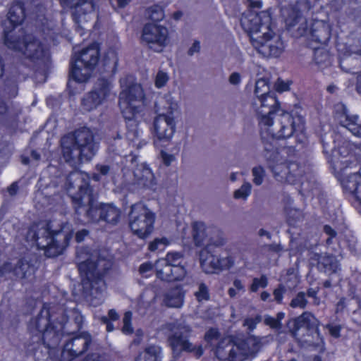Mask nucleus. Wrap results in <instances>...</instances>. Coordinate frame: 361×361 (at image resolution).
Instances as JSON below:
<instances>
[{
	"label": "nucleus",
	"instance_id": "603ef678",
	"mask_svg": "<svg viewBox=\"0 0 361 361\" xmlns=\"http://www.w3.org/2000/svg\"><path fill=\"white\" fill-rule=\"evenodd\" d=\"M290 88V84L279 79L276 83V90L279 92L288 91Z\"/></svg>",
	"mask_w": 361,
	"mask_h": 361
},
{
	"label": "nucleus",
	"instance_id": "4d7b16f0",
	"mask_svg": "<svg viewBox=\"0 0 361 361\" xmlns=\"http://www.w3.org/2000/svg\"><path fill=\"white\" fill-rule=\"evenodd\" d=\"M269 252L279 253L283 250V247L280 244H268L265 245Z\"/></svg>",
	"mask_w": 361,
	"mask_h": 361
},
{
	"label": "nucleus",
	"instance_id": "774afa93",
	"mask_svg": "<svg viewBox=\"0 0 361 361\" xmlns=\"http://www.w3.org/2000/svg\"><path fill=\"white\" fill-rule=\"evenodd\" d=\"M356 90L361 94V71L359 73L357 77Z\"/></svg>",
	"mask_w": 361,
	"mask_h": 361
},
{
	"label": "nucleus",
	"instance_id": "a19ab883",
	"mask_svg": "<svg viewBox=\"0 0 361 361\" xmlns=\"http://www.w3.org/2000/svg\"><path fill=\"white\" fill-rule=\"evenodd\" d=\"M253 176V183L256 185H260L265 176V171L262 166H255L252 170Z\"/></svg>",
	"mask_w": 361,
	"mask_h": 361
},
{
	"label": "nucleus",
	"instance_id": "bb28decb",
	"mask_svg": "<svg viewBox=\"0 0 361 361\" xmlns=\"http://www.w3.org/2000/svg\"><path fill=\"white\" fill-rule=\"evenodd\" d=\"M1 267H4V274L5 273H13L17 277L25 279L27 273L31 267V264L25 258H20L16 265H13L11 262H4Z\"/></svg>",
	"mask_w": 361,
	"mask_h": 361
},
{
	"label": "nucleus",
	"instance_id": "b1692460",
	"mask_svg": "<svg viewBox=\"0 0 361 361\" xmlns=\"http://www.w3.org/2000/svg\"><path fill=\"white\" fill-rule=\"evenodd\" d=\"M133 175L135 183L142 188L153 189L157 185L154 173L145 163L137 164Z\"/></svg>",
	"mask_w": 361,
	"mask_h": 361
},
{
	"label": "nucleus",
	"instance_id": "f03ea898",
	"mask_svg": "<svg viewBox=\"0 0 361 361\" xmlns=\"http://www.w3.org/2000/svg\"><path fill=\"white\" fill-rule=\"evenodd\" d=\"M27 329L32 335L33 343L27 348L28 355H32L35 361L44 360L47 353L38 355L39 350L44 346L50 351L61 345L59 361H73L82 355L89 349L92 338L87 331L64 332L58 329L51 322L50 306L44 302L37 317L30 319ZM42 354V351L39 352Z\"/></svg>",
	"mask_w": 361,
	"mask_h": 361
},
{
	"label": "nucleus",
	"instance_id": "bf43d9fd",
	"mask_svg": "<svg viewBox=\"0 0 361 361\" xmlns=\"http://www.w3.org/2000/svg\"><path fill=\"white\" fill-rule=\"evenodd\" d=\"M102 321L106 324V329L107 332H111L114 331V324L112 322H110L109 319H107V317L104 316L102 317Z\"/></svg>",
	"mask_w": 361,
	"mask_h": 361
},
{
	"label": "nucleus",
	"instance_id": "a18cd8bd",
	"mask_svg": "<svg viewBox=\"0 0 361 361\" xmlns=\"http://www.w3.org/2000/svg\"><path fill=\"white\" fill-rule=\"evenodd\" d=\"M169 80V76L166 73L159 71L157 73L154 85L157 88H161L164 87Z\"/></svg>",
	"mask_w": 361,
	"mask_h": 361
},
{
	"label": "nucleus",
	"instance_id": "7ed1b4c3",
	"mask_svg": "<svg viewBox=\"0 0 361 361\" xmlns=\"http://www.w3.org/2000/svg\"><path fill=\"white\" fill-rule=\"evenodd\" d=\"M26 18V8L23 1H16L9 8L7 19L9 26L3 32L4 45L9 49L20 51L34 66L35 71L47 75L51 68V55L43 43L31 34L13 35L12 32L22 25Z\"/></svg>",
	"mask_w": 361,
	"mask_h": 361
},
{
	"label": "nucleus",
	"instance_id": "09e8293b",
	"mask_svg": "<svg viewBox=\"0 0 361 361\" xmlns=\"http://www.w3.org/2000/svg\"><path fill=\"white\" fill-rule=\"evenodd\" d=\"M326 328L329 330L330 335L334 338H338L341 336L342 327L340 324L333 325L328 324H326Z\"/></svg>",
	"mask_w": 361,
	"mask_h": 361
},
{
	"label": "nucleus",
	"instance_id": "680f3d73",
	"mask_svg": "<svg viewBox=\"0 0 361 361\" xmlns=\"http://www.w3.org/2000/svg\"><path fill=\"white\" fill-rule=\"evenodd\" d=\"M152 269V264L149 262L142 263L139 268L141 274L145 273Z\"/></svg>",
	"mask_w": 361,
	"mask_h": 361
},
{
	"label": "nucleus",
	"instance_id": "cd10ccee",
	"mask_svg": "<svg viewBox=\"0 0 361 361\" xmlns=\"http://www.w3.org/2000/svg\"><path fill=\"white\" fill-rule=\"evenodd\" d=\"M185 293L180 286H176L165 294L164 302L169 307H181L184 302Z\"/></svg>",
	"mask_w": 361,
	"mask_h": 361
},
{
	"label": "nucleus",
	"instance_id": "f3484780",
	"mask_svg": "<svg viewBox=\"0 0 361 361\" xmlns=\"http://www.w3.org/2000/svg\"><path fill=\"white\" fill-rule=\"evenodd\" d=\"M73 146L78 151V156L82 160H90L95 155L94 135L89 128H83L75 131Z\"/></svg>",
	"mask_w": 361,
	"mask_h": 361
},
{
	"label": "nucleus",
	"instance_id": "e433bc0d",
	"mask_svg": "<svg viewBox=\"0 0 361 361\" xmlns=\"http://www.w3.org/2000/svg\"><path fill=\"white\" fill-rule=\"evenodd\" d=\"M196 300L198 302L210 300V292L209 287L204 283L198 284V290L194 293Z\"/></svg>",
	"mask_w": 361,
	"mask_h": 361
},
{
	"label": "nucleus",
	"instance_id": "37998d69",
	"mask_svg": "<svg viewBox=\"0 0 361 361\" xmlns=\"http://www.w3.org/2000/svg\"><path fill=\"white\" fill-rule=\"evenodd\" d=\"M323 231L329 237L326 240V245L330 247L333 243L334 239H336L337 232L330 225L326 224L323 227Z\"/></svg>",
	"mask_w": 361,
	"mask_h": 361
},
{
	"label": "nucleus",
	"instance_id": "6e6552de",
	"mask_svg": "<svg viewBox=\"0 0 361 361\" xmlns=\"http://www.w3.org/2000/svg\"><path fill=\"white\" fill-rule=\"evenodd\" d=\"M78 268L81 277L82 294L87 301L94 304L97 295L102 293L100 285L111 269V264L104 259L97 261L87 259L80 262Z\"/></svg>",
	"mask_w": 361,
	"mask_h": 361
},
{
	"label": "nucleus",
	"instance_id": "f8f14e48",
	"mask_svg": "<svg viewBox=\"0 0 361 361\" xmlns=\"http://www.w3.org/2000/svg\"><path fill=\"white\" fill-rule=\"evenodd\" d=\"M226 243L224 238L206 245L200 252V267L206 274L219 273L228 269L233 265L231 257H222L219 253V249Z\"/></svg>",
	"mask_w": 361,
	"mask_h": 361
},
{
	"label": "nucleus",
	"instance_id": "3c124183",
	"mask_svg": "<svg viewBox=\"0 0 361 361\" xmlns=\"http://www.w3.org/2000/svg\"><path fill=\"white\" fill-rule=\"evenodd\" d=\"M161 156L164 164L166 166H170L172 161L175 159L174 155L169 154L163 150L161 152Z\"/></svg>",
	"mask_w": 361,
	"mask_h": 361
},
{
	"label": "nucleus",
	"instance_id": "0eeeda50",
	"mask_svg": "<svg viewBox=\"0 0 361 361\" xmlns=\"http://www.w3.org/2000/svg\"><path fill=\"white\" fill-rule=\"evenodd\" d=\"M320 142L322 145L323 153L334 168L337 167L338 162L345 163L348 166L354 161L359 162L361 161V157L357 152L361 151V147L336 132H330L322 135Z\"/></svg>",
	"mask_w": 361,
	"mask_h": 361
},
{
	"label": "nucleus",
	"instance_id": "4be33fe9",
	"mask_svg": "<svg viewBox=\"0 0 361 361\" xmlns=\"http://www.w3.org/2000/svg\"><path fill=\"white\" fill-rule=\"evenodd\" d=\"M302 328H305L311 335L319 334V322L316 317L310 312H304L300 316L294 318L290 324V331L293 336H295Z\"/></svg>",
	"mask_w": 361,
	"mask_h": 361
},
{
	"label": "nucleus",
	"instance_id": "4468645a",
	"mask_svg": "<svg viewBox=\"0 0 361 361\" xmlns=\"http://www.w3.org/2000/svg\"><path fill=\"white\" fill-rule=\"evenodd\" d=\"M114 85L106 77H99L92 88L85 93L81 100V106L86 111H92L106 103L110 98Z\"/></svg>",
	"mask_w": 361,
	"mask_h": 361
},
{
	"label": "nucleus",
	"instance_id": "6ab92c4d",
	"mask_svg": "<svg viewBox=\"0 0 361 361\" xmlns=\"http://www.w3.org/2000/svg\"><path fill=\"white\" fill-rule=\"evenodd\" d=\"M332 27L329 22L312 20L310 27L304 29V34L308 35L312 42L319 45H326L331 37Z\"/></svg>",
	"mask_w": 361,
	"mask_h": 361
},
{
	"label": "nucleus",
	"instance_id": "69168bd1",
	"mask_svg": "<svg viewBox=\"0 0 361 361\" xmlns=\"http://www.w3.org/2000/svg\"><path fill=\"white\" fill-rule=\"evenodd\" d=\"M249 6L251 8H261L262 6V2L261 1L251 0Z\"/></svg>",
	"mask_w": 361,
	"mask_h": 361
},
{
	"label": "nucleus",
	"instance_id": "c03bdc74",
	"mask_svg": "<svg viewBox=\"0 0 361 361\" xmlns=\"http://www.w3.org/2000/svg\"><path fill=\"white\" fill-rule=\"evenodd\" d=\"M262 317L260 315L257 314L254 317H247L243 322V326H247L250 331H254L257 325L261 322Z\"/></svg>",
	"mask_w": 361,
	"mask_h": 361
},
{
	"label": "nucleus",
	"instance_id": "0e129e2a",
	"mask_svg": "<svg viewBox=\"0 0 361 361\" xmlns=\"http://www.w3.org/2000/svg\"><path fill=\"white\" fill-rule=\"evenodd\" d=\"M233 284L235 287L234 288L237 289L238 290H244V286L240 279H234Z\"/></svg>",
	"mask_w": 361,
	"mask_h": 361
},
{
	"label": "nucleus",
	"instance_id": "79ce46f5",
	"mask_svg": "<svg viewBox=\"0 0 361 361\" xmlns=\"http://www.w3.org/2000/svg\"><path fill=\"white\" fill-rule=\"evenodd\" d=\"M132 312L130 311H127L125 312L123 318V328L122 331L125 334H133V328L132 326Z\"/></svg>",
	"mask_w": 361,
	"mask_h": 361
},
{
	"label": "nucleus",
	"instance_id": "a211bd4d",
	"mask_svg": "<svg viewBox=\"0 0 361 361\" xmlns=\"http://www.w3.org/2000/svg\"><path fill=\"white\" fill-rule=\"evenodd\" d=\"M311 9L310 2L307 0H297L281 9L288 30L295 27L303 18L304 14Z\"/></svg>",
	"mask_w": 361,
	"mask_h": 361
},
{
	"label": "nucleus",
	"instance_id": "20e7f679",
	"mask_svg": "<svg viewBox=\"0 0 361 361\" xmlns=\"http://www.w3.org/2000/svg\"><path fill=\"white\" fill-rule=\"evenodd\" d=\"M64 226L65 224H61L59 229L54 230L50 220L41 228L34 223L28 227L25 239L36 245L39 251H43L46 257H56L64 252L73 236V230L65 231Z\"/></svg>",
	"mask_w": 361,
	"mask_h": 361
},
{
	"label": "nucleus",
	"instance_id": "2eb2a0df",
	"mask_svg": "<svg viewBox=\"0 0 361 361\" xmlns=\"http://www.w3.org/2000/svg\"><path fill=\"white\" fill-rule=\"evenodd\" d=\"M178 331L171 334L168 338L169 345L173 353L180 355L183 352L192 353L196 358H200L204 354L202 344L193 345L190 341L192 329L188 325H179Z\"/></svg>",
	"mask_w": 361,
	"mask_h": 361
},
{
	"label": "nucleus",
	"instance_id": "6e6d98bb",
	"mask_svg": "<svg viewBox=\"0 0 361 361\" xmlns=\"http://www.w3.org/2000/svg\"><path fill=\"white\" fill-rule=\"evenodd\" d=\"M96 169L101 176H106L110 171V166L109 165L97 164Z\"/></svg>",
	"mask_w": 361,
	"mask_h": 361
},
{
	"label": "nucleus",
	"instance_id": "338daca9",
	"mask_svg": "<svg viewBox=\"0 0 361 361\" xmlns=\"http://www.w3.org/2000/svg\"><path fill=\"white\" fill-rule=\"evenodd\" d=\"M73 152L72 149L70 147H68L66 149H63V156L67 159H73Z\"/></svg>",
	"mask_w": 361,
	"mask_h": 361
},
{
	"label": "nucleus",
	"instance_id": "ddd939ff",
	"mask_svg": "<svg viewBox=\"0 0 361 361\" xmlns=\"http://www.w3.org/2000/svg\"><path fill=\"white\" fill-rule=\"evenodd\" d=\"M145 99L144 90L139 83H132L120 92L118 106L126 121H131L135 118L140 112V104L143 103Z\"/></svg>",
	"mask_w": 361,
	"mask_h": 361
},
{
	"label": "nucleus",
	"instance_id": "473e14b6",
	"mask_svg": "<svg viewBox=\"0 0 361 361\" xmlns=\"http://www.w3.org/2000/svg\"><path fill=\"white\" fill-rule=\"evenodd\" d=\"M270 92V82L269 79L262 78L256 81L254 93L257 99Z\"/></svg>",
	"mask_w": 361,
	"mask_h": 361
},
{
	"label": "nucleus",
	"instance_id": "1a4fd4ad",
	"mask_svg": "<svg viewBox=\"0 0 361 361\" xmlns=\"http://www.w3.org/2000/svg\"><path fill=\"white\" fill-rule=\"evenodd\" d=\"M100 60V47L99 44L92 43L80 51H75L70 60V70L67 88L71 90V82H87L91 78Z\"/></svg>",
	"mask_w": 361,
	"mask_h": 361
},
{
	"label": "nucleus",
	"instance_id": "f257e3e1",
	"mask_svg": "<svg viewBox=\"0 0 361 361\" xmlns=\"http://www.w3.org/2000/svg\"><path fill=\"white\" fill-rule=\"evenodd\" d=\"M258 100L261 110L280 113V126L276 133L262 132L263 154L268 168L276 180L281 183L302 184L304 170L302 166L297 161L284 158L283 154L290 157L305 147L307 137L305 118L295 109H282L275 92L271 91Z\"/></svg>",
	"mask_w": 361,
	"mask_h": 361
},
{
	"label": "nucleus",
	"instance_id": "aec40b11",
	"mask_svg": "<svg viewBox=\"0 0 361 361\" xmlns=\"http://www.w3.org/2000/svg\"><path fill=\"white\" fill-rule=\"evenodd\" d=\"M246 347L247 343L245 341L235 343L233 345L227 344L224 348L221 346V343H219L216 345L214 353L221 360L242 361L247 354Z\"/></svg>",
	"mask_w": 361,
	"mask_h": 361
},
{
	"label": "nucleus",
	"instance_id": "4c0bfd02",
	"mask_svg": "<svg viewBox=\"0 0 361 361\" xmlns=\"http://www.w3.org/2000/svg\"><path fill=\"white\" fill-rule=\"evenodd\" d=\"M221 337V334L218 328L210 327L204 334V341L207 345L212 347L214 346V341H219Z\"/></svg>",
	"mask_w": 361,
	"mask_h": 361
},
{
	"label": "nucleus",
	"instance_id": "423d86ee",
	"mask_svg": "<svg viewBox=\"0 0 361 361\" xmlns=\"http://www.w3.org/2000/svg\"><path fill=\"white\" fill-rule=\"evenodd\" d=\"M241 24L252 45L262 57H279L281 54L282 49L272 42L275 33L271 29V16L269 11L250 14L247 23L243 20Z\"/></svg>",
	"mask_w": 361,
	"mask_h": 361
},
{
	"label": "nucleus",
	"instance_id": "58836bf2",
	"mask_svg": "<svg viewBox=\"0 0 361 361\" xmlns=\"http://www.w3.org/2000/svg\"><path fill=\"white\" fill-rule=\"evenodd\" d=\"M307 302L305 293L304 292H299L295 297L291 300L290 306L293 308L299 307L300 309H305L307 307Z\"/></svg>",
	"mask_w": 361,
	"mask_h": 361
},
{
	"label": "nucleus",
	"instance_id": "9d476101",
	"mask_svg": "<svg viewBox=\"0 0 361 361\" xmlns=\"http://www.w3.org/2000/svg\"><path fill=\"white\" fill-rule=\"evenodd\" d=\"M146 14L148 18L153 23L145 24L142 31L141 40L152 48V45H157L159 49L156 51H161L163 48L167 45L169 40L168 29L163 25H157L156 23L161 21L164 17V10L159 4H154L146 9Z\"/></svg>",
	"mask_w": 361,
	"mask_h": 361
},
{
	"label": "nucleus",
	"instance_id": "5fc2aeb1",
	"mask_svg": "<svg viewBox=\"0 0 361 361\" xmlns=\"http://www.w3.org/2000/svg\"><path fill=\"white\" fill-rule=\"evenodd\" d=\"M200 51V42L198 40H195L192 46L188 51V56H192L195 53H198Z\"/></svg>",
	"mask_w": 361,
	"mask_h": 361
},
{
	"label": "nucleus",
	"instance_id": "052dcab7",
	"mask_svg": "<svg viewBox=\"0 0 361 361\" xmlns=\"http://www.w3.org/2000/svg\"><path fill=\"white\" fill-rule=\"evenodd\" d=\"M106 317L110 319V322H115L119 319V315L114 309H111L109 310Z\"/></svg>",
	"mask_w": 361,
	"mask_h": 361
},
{
	"label": "nucleus",
	"instance_id": "49530a36",
	"mask_svg": "<svg viewBox=\"0 0 361 361\" xmlns=\"http://www.w3.org/2000/svg\"><path fill=\"white\" fill-rule=\"evenodd\" d=\"M286 292V287L280 283L278 286L274 290L273 295L274 297V300L277 304H281L283 302V295Z\"/></svg>",
	"mask_w": 361,
	"mask_h": 361
},
{
	"label": "nucleus",
	"instance_id": "c85d7f7f",
	"mask_svg": "<svg viewBox=\"0 0 361 361\" xmlns=\"http://www.w3.org/2000/svg\"><path fill=\"white\" fill-rule=\"evenodd\" d=\"M261 116L259 118V126L260 127V137H262V131H268L271 133H274L270 130V128L274 124V118L276 115L280 113L267 111V110H260Z\"/></svg>",
	"mask_w": 361,
	"mask_h": 361
},
{
	"label": "nucleus",
	"instance_id": "e2e57ef3",
	"mask_svg": "<svg viewBox=\"0 0 361 361\" xmlns=\"http://www.w3.org/2000/svg\"><path fill=\"white\" fill-rule=\"evenodd\" d=\"M82 361H101L99 357L94 353L87 354Z\"/></svg>",
	"mask_w": 361,
	"mask_h": 361
},
{
	"label": "nucleus",
	"instance_id": "412c9836",
	"mask_svg": "<svg viewBox=\"0 0 361 361\" xmlns=\"http://www.w3.org/2000/svg\"><path fill=\"white\" fill-rule=\"evenodd\" d=\"M154 134L160 142H169L176 131V123L173 116L159 114L153 123Z\"/></svg>",
	"mask_w": 361,
	"mask_h": 361
},
{
	"label": "nucleus",
	"instance_id": "de8ad7c7",
	"mask_svg": "<svg viewBox=\"0 0 361 361\" xmlns=\"http://www.w3.org/2000/svg\"><path fill=\"white\" fill-rule=\"evenodd\" d=\"M264 323L266 325L274 329H279L282 326L281 322H279V319H276L275 317L271 316L265 317Z\"/></svg>",
	"mask_w": 361,
	"mask_h": 361
},
{
	"label": "nucleus",
	"instance_id": "5701e85b",
	"mask_svg": "<svg viewBox=\"0 0 361 361\" xmlns=\"http://www.w3.org/2000/svg\"><path fill=\"white\" fill-rule=\"evenodd\" d=\"M334 118L341 126L348 129L354 136L361 138V123L357 115H350L347 107L341 104L335 111Z\"/></svg>",
	"mask_w": 361,
	"mask_h": 361
},
{
	"label": "nucleus",
	"instance_id": "dca6fc26",
	"mask_svg": "<svg viewBox=\"0 0 361 361\" xmlns=\"http://www.w3.org/2000/svg\"><path fill=\"white\" fill-rule=\"evenodd\" d=\"M20 109L0 96V128L10 135L16 133L20 126Z\"/></svg>",
	"mask_w": 361,
	"mask_h": 361
},
{
	"label": "nucleus",
	"instance_id": "c756f323",
	"mask_svg": "<svg viewBox=\"0 0 361 361\" xmlns=\"http://www.w3.org/2000/svg\"><path fill=\"white\" fill-rule=\"evenodd\" d=\"M192 237L196 246L201 247L204 245L206 231L203 223L196 221L192 224Z\"/></svg>",
	"mask_w": 361,
	"mask_h": 361
},
{
	"label": "nucleus",
	"instance_id": "8fccbe9b",
	"mask_svg": "<svg viewBox=\"0 0 361 361\" xmlns=\"http://www.w3.org/2000/svg\"><path fill=\"white\" fill-rule=\"evenodd\" d=\"M90 234V231L86 228L78 231L75 235V240L78 243L83 242L87 236Z\"/></svg>",
	"mask_w": 361,
	"mask_h": 361
},
{
	"label": "nucleus",
	"instance_id": "864d4df0",
	"mask_svg": "<svg viewBox=\"0 0 361 361\" xmlns=\"http://www.w3.org/2000/svg\"><path fill=\"white\" fill-rule=\"evenodd\" d=\"M229 82L232 85H237L241 82V76L239 73L233 72L229 76Z\"/></svg>",
	"mask_w": 361,
	"mask_h": 361
},
{
	"label": "nucleus",
	"instance_id": "a878e982",
	"mask_svg": "<svg viewBox=\"0 0 361 361\" xmlns=\"http://www.w3.org/2000/svg\"><path fill=\"white\" fill-rule=\"evenodd\" d=\"M185 264L165 266L162 270L158 272V275L161 279L168 282H175L183 281L187 274Z\"/></svg>",
	"mask_w": 361,
	"mask_h": 361
},
{
	"label": "nucleus",
	"instance_id": "2f4dec72",
	"mask_svg": "<svg viewBox=\"0 0 361 361\" xmlns=\"http://www.w3.org/2000/svg\"><path fill=\"white\" fill-rule=\"evenodd\" d=\"M322 45L313 47V61L317 65H325L329 59V51Z\"/></svg>",
	"mask_w": 361,
	"mask_h": 361
},
{
	"label": "nucleus",
	"instance_id": "9b49d317",
	"mask_svg": "<svg viewBox=\"0 0 361 361\" xmlns=\"http://www.w3.org/2000/svg\"><path fill=\"white\" fill-rule=\"evenodd\" d=\"M129 228L140 239L147 238L153 231L156 214L145 203L136 202L128 214Z\"/></svg>",
	"mask_w": 361,
	"mask_h": 361
},
{
	"label": "nucleus",
	"instance_id": "39448f33",
	"mask_svg": "<svg viewBox=\"0 0 361 361\" xmlns=\"http://www.w3.org/2000/svg\"><path fill=\"white\" fill-rule=\"evenodd\" d=\"M71 201L78 216L80 215L81 209L87 207L85 216L89 222L104 221L116 225L120 220L121 211L113 204L96 203L93 188L88 181L84 180L79 186L77 193L71 196Z\"/></svg>",
	"mask_w": 361,
	"mask_h": 361
},
{
	"label": "nucleus",
	"instance_id": "ea45409f",
	"mask_svg": "<svg viewBox=\"0 0 361 361\" xmlns=\"http://www.w3.org/2000/svg\"><path fill=\"white\" fill-rule=\"evenodd\" d=\"M252 185L250 183H243L241 187L234 192L233 197L235 199L245 200L251 193Z\"/></svg>",
	"mask_w": 361,
	"mask_h": 361
},
{
	"label": "nucleus",
	"instance_id": "13d9d810",
	"mask_svg": "<svg viewBox=\"0 0 361 361\" xmlns=\"http://www.w3.org/2000/svg\"><path fill=\"white\" fill-rule=\"evenodd\" d=\"M18 188V183L13 182L7 188V191L11 196H14L17 194Z\"/></svg>",
	"mask_w": 361,
	"mask_h": 361
},
{
	"label": "nucleus",
	"instance_id": "f704fd0d",
	"mask_svg": "<svg viewBox=\"0 0 361 361\" xmlns=\"http://www.w3.org/2000/svg\"><path fill=\"white\" fill-rule=\"evenodd\" d=\"M169 245V241L166 237L156 238L148 245V250L152 252H162Z\"/></svg>",
	"mask_w": 361,
	"mask_h": 361
},
{
	"label": "nucleus",
	"instance_id": "c9c22d12",
	"mask_svg": "<svg viewBox=\"0 0 361 361\" xmlns=\"http://www.w3.org/2000/svg\"><path fill=\"white\" fill-rule=\"evenodd\" d=\"M269 285V279L267 275L262 274L259 277H255L249 287L251 293H257L259 288H265Z\"/></svg>",
	"mask_w": 361,
	"mask_h": 361
},
{
	"label": "nucleus",
	"instance_id": "72a5a7b5",
	"mask_svg": "<svg viewBox=\"0 0 361 361\" xmlns=\"http://www.w3.org/2000/svg\"><path fill=\"white\" fill-rule=\"evenodd\" d=\"M166 265L165 266H173L185 264V257L183 252L178 251H170L168 252L166 257Z\"/></svg>",
	"mask_w": 361,
	"mask_h": 361
},
{
	"label": "nucleus",
	"instance_id": "393cba45",
	"mask_svg": "<svg viewBox=\"0 0 361 361\" xmlns=\"http://www.w3.org/2000/svg\"><path fill=\"white\" fill-rule=\"evenodd\" d=\"M89 1L92 0H59V4L63 10L71 11L74 23L80 27L82 18L87 14L82 6Z\"/></svg>",
	"mask_w": 361,
	"mask_h": 361
},
{
	"label": "nucleus",
	"instance_id": "7c9ffc66",
	"mask_svg": "<svg viewBox=\"0 0 361 361\" xmlns=\"http://www.w3.org/2000/svg\"><path fill=\"white\" fill-rule=\"evenodd\" d=\"M135 361H161L160 349L155 345H149L145 348L143 357H137Z\"/></svg>",
	"mask_w": 361,
	"mask_h": 361
}]
</instances>
